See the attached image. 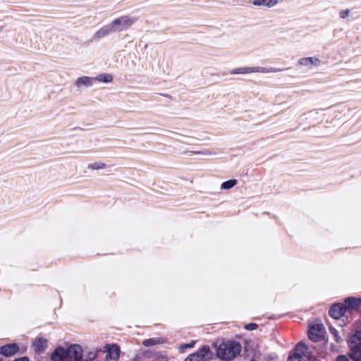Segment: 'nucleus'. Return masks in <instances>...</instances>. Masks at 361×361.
<instances>
[{"instance_id":"1","label":"nucleus","mask_w":361,"mask_h":361,"mask_svg":"<svg viewBox=\"0 0 361 361\" xmlns=\"http://www.w3.org/2000/svg\"><path fill=\"white\" fill-rule=\"evenodd\" d=\"M51 361H84L82 350L78 345H71L67 349L56 348L51 355Z\"/></svg>"},{"instance_id":"2","label":"nucleus","mask_w":361,"mask_h":361,"mask_svg":"<svg viewBox=\"0 0 361 361\" xmlns=\"http://www.w3.org/2000/svg\"><path fill=\"white\" fill-rule=\"evenodd\" d=\"M241 351V345L239 343L228 341L221 343L216 348L217 357L223 361L233 360Z\"/></svg>"},{"instance_id":"3","label":"nucleus","mask_w":361,"mask_h":361,"mask_svg":"<svg viewBox=\"0 0 361 361\" xmlns=\"http://www.w3.org/2000/svg\"><path fill=\"white\" fill-rule=\"evenodd\" d=\"M349 356L353 361H361V333L356 331L348 339Z\"/></svg>"},{"instance_id":"4","label":"nucleus","mask_w":361,"mask_h":361,"mask_svg":"<svg viewBox=\"0 0 361 361\" xmlns=\"http://www.w3.org/2000/svg\"><path fill=\"white\" fill-rule=\"evenodd\" d=\"M137 20L135 16H122L113 20L111 24L114 32H120L129 29Z\"/></svg>"},{"instance_id":"5","label":"nucleus","mask_w":361,"mask_h":361,"mask_svg":"<svg viewBox=\"0 0 361 361\" xmlns=\"http://www.w3.org/2000/svg\"><path fill=\"white\" fill-rule=\"evenodd\" d=\"M280 70L273 67H240L234 68L231 71V74H249L252 73H277Z\"/></svg>"},{"instance_id":"6","label":"nucleus","mask_w":361,"mask_h":361,"mask_svg":"<svg viewBox=\"0 0 361 361\" xmlns=\"http://www.w3.org/2000/svg\"><path fill=\"white\" fill-rule=\"evenodd\" d=\"M210 348L207 345H204L197 351L188 355L185 361H207V355L209 353Z\"/></svg>"},{"instance_id":"7","label":"nucleus","mask_w":361,"mask_h":361,"mask_svg":"<svg viewBox=\"0 0 361 361\" xmlns=\"http://www.w3.org/2000/svg\"><path fill=\"white\" fill-rule=\"evenodd\" d=\"M322 61L316 56L303 57L298 61V66L312 69L320 66Z\"/></svg>"},{"instance_id":"8","label":"nucleus","mask_w":361,"mask_h":361,"mask_svg":"<svg viewBox=\"0 0 361 361\" xmlns=\"http://www.w3.org/2000/svg\"><path fill=\"white\" fill-rule=\"evenodd\" d=\"M106 360L107 361H117L120 356V348L116 344L106 345L105 346Z\"/></svg>"},{"instance_id":"9","label":"nucleus","mask_w":361,"mask_h":361,"mask_svg":"<svg viewBox=\"0 0 361 361\" xmlns=\"http://www.w3.org/2000/svg\"><path fill=\"white\" fill-rule=\"evenodd\" d=\"M324 330V326L322 324H315L310 327L309 330V338L310 340L317 342L322 337V331Z\"/></svg>"},{"instance_id":"10","label":"nucleus","mask_w":361,"mask_h":361,"mask_svg":"<svg viewBox=\"0 0 361 361\" xmlns=\"http://www.w3.org/2000/svg\"><path fill=\"white\" fill-rule=\"evenodd\" d=\"M307 348L305 343H299L296 345L294 353L289 356L288 361H301L303 355H305Z\"/></svg>"},{"instance_id":"11","label":"nucleus","mask_w":361,"mask_h":361,"mask_svg":"<svg viewBox=\"0 0 361 361\" xmlns=\"http://www.w3.org/2000/svg\"><path fill=\"white\" fill-rule=\"evenodd\" d=\"M345 307L342 303L333 305L329 310V315L336 319H340L345 313Z\"/></svg>"},{"instance_id":"12","label":"nucleus","mask_w":361,"mask_h":361,"mask_svg":"<svg viewBox=\"0 0 361 361\" xmlns=\"http://www.w3.org/2000/svg\"><path fill=\"white\" fill-rule=\"evenodd\" d=\"M114 32L111 23L104 25L94 34V37L97 39H100L106 37V36Z\"/></svg>"},{"instance_id":"13","label":"nucleus","mask_w":361,"mask_h":361,"mask_svg":"<svg viewBox=\"0 0 361 361\" xmlns=\"http://www.w3.org/2000/svg\"><path fill=\"white\" fill-rule=\"evenodd\" d=\"M343 305L345 307V311L355 310H357L361 305V299L350 297L345 300V303Z\"/></svg>"},{"instance_id":"14","label":"nucleus","mask_w":361,"mask_h":361,"mask_svg":"<svg viewBox=\"0 0 361 361\" xmlns=\"http://www.w3.org/2000/svg\"><path fill=\"white\" fill-rule=\"evenodd\" d=\"M18 346L16 343H10L0 348V354L8 357L12 356L18 351Z\"/></svg>"},{"instance_id":"15","label":"nucleus","mask_w":361,"mask_h":361,"mask_svg":"<svg viewBox=\"0 0 361 361\" xmlns=\"http://www.w3.org/2000/svg\"><path fill=\"white\" fill-rule=\"evenodd\" d=\"M47 347V341L44 338H37L32 343L34 351L40 354L43 353Z\"/></svg>"},{"instance_id":"16","label":"nucleus","mask_w":361,"mask_h":361,"mask_svg":"<svg viewBox=\"0 0 361 361\" xmlns=\"http://www.w3.org/2000/svg\"><path fill=\"white\" fill-rule=\"evenodd\" d=\"M94 82V78L88 77V76H82L78 78L75 81V85L78 88H80L82 87H89L92 86L93 82Z\"/></svg>"},{"instance_id":"17","label":"nucleus","mask_w":361,"mask_h":361,"mask_svg":"<svg viewBox=\"0 0 361 361\" xmlns=\"http://www.w3.org/2000/svg\"><path fill=\"white\" fill-rule=\"evenodd\" d=\"M279 0H252V5L258 7L271 8L279 4Z\"/></svg>"},{"instance_id":"18","label":"nucleus","mask_w":361,"mask_h":361,"mask_svg":"<svg viewBox=\"0 0 361 361\" xmlns=\"http://www.w3.org/2000/svg\"><path fill=\"white\" fill-rule=\"evenodd\" d=\"M94 81H99L104 83H109L113 80L112 75L109 73H102L94 78Z\"/></svg>"},{"instance_id":"19","label":"nucleus","mask_w":361,"mask_h":361,"mask_svg":"<svg viewBox=\"0 0 361 361\" xmlns=\"http://www.w3.org/2000/svg\"><path fill=\"white\" fill-rule=\"evenodd\" d=\"M106 165L104 162L102 161H95L90 164L87 166V168L91 170H101L106 168Z\"/></svg>"},{"instance_id":"20","label":"nucleus","mask_w":361,"mask_h":361,"mask_svg":"<svg viewBox=\"0 0 361 361\" xmlns=\"http://www.w3.org/2000/svg\"><path fill=\"white\" fill-rule=\"evenodd\" d=\"M236 184L237 180L235 179H231L223 182L221 185V188L222 190H229L234 187Z\"/></svg>"},{"instance_id":"21","label":"nucleus","mask_w":361,"mask_h":361,"mask_svg":"<svg viewBox=\"0 0 361 361\" xmlns=\"http://www.w3.org/2000/svg\"><path fill=\"white\" fill-rule=\"evenodd\" d=\"M161 343H163V341L160 338H152L144 340L142 344L146 347H149Z\"/></svg>"},{"instance_id":"22","label":"nucleus","mask_w":361,"mask_h":361,"mask_svg":"<svg viewBox=\"0 0 361 361\" xmlns=\"http://www.w3.org/2000/svg\"><path fill=\"white\" fill-rule=\"evenodd\" d=\"M186 153L189 154H204V155H212L214 154V153H212L211 151L207 150V151H190L187 152Z\"/></svg>"},{"instance_id":"23","label":"nucleus","mask_w":361,"mask_h":361,"mask_svg":"<svg viewBox=\"0 0 361 361\" xmlns=\"http://www.w3.org/2000/svg\"><path fill=\"white\" fill-rule=\"evenodd\" d=\"M350 13V11L349 9L341 10L339 12V16L341 18L345 19L349 16Z\"/></svg>"},{"instance_id":"24","label":"nucleus","mask_w":361,"mask_h":361,"mask_svg":"<svg viewBox=\"0 0 361 361\" xmlns=\"http://www.w3.org/2000/svg\"><path fill=\"white\" fill-rule=\"evenodd\" d=\"M331 332H332V334H334L335 341L337 343H339L342 341V339L341 338V337L338 335V333L337 332V331L335 329H332Z\"/></svg>"},{"instance_id":"25","label":"nucleus","mask_w":361,"mask_h":361,"mask_svg":"<svg viewBox=\"0 0 361 361\" xmlns=\"http://www.w3.org/2000/svg\"><path fill=\"white\" fill-rule=\"evenodd\" d=\"M195 345V342L194 341H192L189 343H186V344H183L182 345L180 346V350H183V349H185V348H193Z\"/></svg>"},{"instance_id":"26","label":"nucleus","mask_w":361,"mask_h":361,"mask_svg":"<svg viewBox=\"0 0 361 361\" xmlns=\"http://www.w3.org/2000/svg\"><path fill=\"white\" fill-rule=\"evenodd\" d=\"M245 328L247 330L252 331V330H255V329H256L257 328V324H256L255 323H250V324L245 325Z\"/></svg>"},{"instance_id":"27","label":"nucleus","mask_w":361,"mask_h":361,"mask_svg":"<svg viewBox=\"0 0 361 361\" xmlns=\"http://www.w3.org/2000/svg\"><path fill=\"white\" fill-rule=\"evenodd\" d=\"M336 361H349V360L345 355H338Z\"/></svg>"},{"instance_id":"28","label":"nucleus","mask_w":361,"mask_h":361,"mask_svg":"<svg viewBox=\"0 0 361 361\" xmlns=\"http://www.w3.org/2000/svg\"><path fill=\"white\" fill-rule=\"evenodd\" d=\"M14 361H29V359L27 357H23L18 359H16Z\"/></svg>"},{"instance_id":"29","label":"nucleus","mask_w":361,"mask_h":361,"mask_svg":"<svg viewBox=\"0 0 361 361\" xmlns=\"http://www.w3.org/2000/svg\"><path fill=\"white\" fill-rule=\"evenodd\" d=\"M96 356V354H93L92 357L90 356L89 358L91 360V359H94Z\"/></svg>"}]
</instances>
